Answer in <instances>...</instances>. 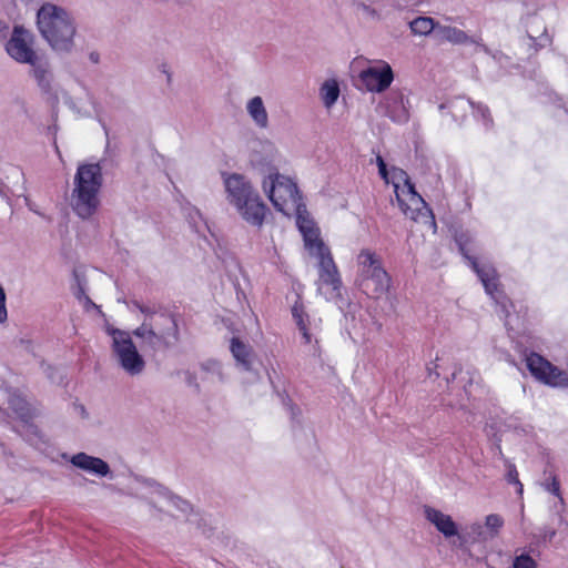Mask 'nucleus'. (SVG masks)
Segmentation results:
<instances>
[{"instance_id":"1","label":"nucleus","mask_w":568,"mask_h":568,"mask_svg":"<svg viewBox=\"0 0 568 568\" xmlns=\"http://www.w3.org/2000/svg\"><path fill=\"white\" fill-rule=\"evenodd\" d=\"M423 515L438 534L471 559L474 546L496 538L504 526V518L498 514L487 515L484 521L475 520L463 530L452 515L435 507L424 506Z\"/></svg>"},{"instance_id":"24","label":"nucleus","mask_w":568,"mask_h":568,"mask_svg":"<svg viewBox=\"0 0 568 568\" xmlns=\"http://www.w3.org/2000/svg\"><path fill=\"white\" fill-rule=\"evenodd\" d=\"M384 109V113L395 121H402L406 119V112L403 104V95L398 92H392L381 103Z\"/></svg>"},{"instance_id":"28","label":"nucleus","mask_w":568,"mask_h":568,"mask_svg":"<svg viewBox=\"0 0 568 568\" xmlns=\"http://www.w3.org/2000/svg\"><path fill=\"white\" fill-rule=\"evenodd\" d=\"M230 348L237 364L246 371L250 369L252 363V348L235 337L232 338Z\"/></svg>"},{"instance_id":"25","label":"nucleus","mask_w":568,"mask_h":568,"mask_svg":"<svg viewBox=\"0 0 568 568\" xmlns=\"http://www.w3.org/2000/svg\"><path fill=\"white\" fill-rule=\"evenodd\" d=\"M341 94V89L337 80L327 79L325 80L318 90V97L326 110H331L337 102Z\"/></svg>"},{"instance_id":"16","label":"nucleus","mask_w":568,"mask_h":568,"mask_svg":"<svg viewBox=\"0 0 568 568\" xmlns=\"http://www.w3.org/2000/svg\"><path fill=\"white\" fill-rule=\"evenodd\" d=\"M342 280L337 265L317 270L316 290L327 301L341 296Z\"/></svg>"},{"instance_id":"8","label":"nucleus","mask_w":568,"mask_h":568,"mask_svg":"<svg viewBox=\"0 0 568 568\" xmlns=\"http://www.w3.org/2000/svg\"><path fill=\"white\" fill-rule=\"evenodd\" d=\"M297 227L308 256L316 261V270L335 265L331 248L321 237L320 229L308 214L298 215Z\"/></svg>"},{"instance_id":"3","label":"nucleus","mask_w":568,"mask_h":568,"mask_svg":"<svg viewBox=\"0 0 568 568\" xmlns=\"http://www.w3.org/2000/svg\"><path fill=\"white\" fill-rule=\"evenodd\" d=\"M101 185L102 172L99 164L84 163L79 165L73 179L69 204L80 219H90L98 211Z\"/></svg>"},{"instance_id":"15","label":"nucleus","mask_w":568,"mask_h":568,"mask_svg":"<svg viewBox=\"0 0 568 568\" xmlns=\"http://www.w3.org/2000/svg\"><path fill=\"white\" fill-rule=\"evenodd\" d=\"M237 214L252 226L261 227L264 223L267 207L257 191L233 206Z\"/></svg>"},{"instance_id":"9","label":"nucleus","mask_w":568,"mask_h":568,"mask_svg":"<svg viewBox=\"0 0 568 568\" xmlns=\"http://www.w3.org/2000/svg\"><path fill=\"white\" fill-rule=\"evenodd\" d=\"M6 53L19 64L34 63L41 57L37 38L22 24H16L4 44Z\"/></svg>"},{"instance_id":"11","label":"nucleus","mask_w":568,"mask_h":568,"mask_svg":"<svg viewBox=\"0 0 568 568\" xmlns=\"http://www.w3.org/2000/svg\"><path fill=\"white\" fill-rule=\"evenodd\" d=\"M396 201L402 213L417 223L428 224L435 227L432 211L424 199L416 192L414 184L404 186L395 192Z\"/></svg>"},{"instance_id":"30","label":"nucleus","mask_w":568,"mask_h":568,"mask_svg":"<svg viewBox=\"0 0 568 568\" xmlns=\"http://www.w3.org/2000/svg\"><path fill=\"white\" fill-rule=\"evenodd\" d=\"M511 568H538L537 559L526 549H516L511 560Z\"/></svg>"},{"instance_id":"13","label":"nucleus","mask_w":568,"mask_h":568,"mask_svg":"<svg viewBox=\"0 0 568 568\" xmlns=\"http://www.w3.org/2000/svg\"><path fill=\"white\" fill-rule=\"evenodd\" d=\"M358 78L367 91L382 93L393 83L394 71L388 62L373 60L359 72Z\"/></svg>"},{"instance_id":"21","label":"nucleus","mask_w":568,"mask_h":568,"mask_svg":"<svg viewBox=\"0 0 568 568\" xmlns=\"http://www.w3.org/2000/svg\"><path fill=\"white\" fill-rule=\"evenodd\" d=\"M30 75L36 80L38 87L43 92H50L52 90L53 74L50 67L42 57L38 58L34 63H29Z\"/></svg>"},{"instance_id":"29","label":"nucleus","mask_w":568,"mask_h":568,"mask_svg":"<svg viewBox=\"0 0 568 568\" xmlns=\"http://www.w3.org/2000/svg\"><path fill=\"white\" fill-rule=\"evenodd\" d=\"M410 30L417 36H428L439 27L430 17H418L409 23Z\"/></svg>"},{"instance_id":"7","label":"nucleus","mask_w":568,"mask_h":568,"mask_svg":"<svg viewBox=\"0 0 568 568\" xmlns=\"http://www.w3.org/2000/svg\"><path fill=\"white\" fill-rule=\"evenodd\" d=\"M111 337L112 356L116 365L130 376H139L145 369V361L132 339V333L112 326L106 327Z\"/></svg>"},{"instance_id":"31","label":"nucleus","mask_w":568,"mask_h":568,"mask_svg":"<svg viewBox=\"0 0 568 568\" xmlns=\"http://www.w3.org/2000/svg\"><path fill=\"white\" fill-rule=\"evenodd\" d=\"M388 180L394 187V192H397L399 189H404V186L413 185L408 174L404 170L395 166L390 169Z\"/></svg>"},{"instance_id":"36","label":"nucleus","mask_w":568,"mask_h":568,"mask_svg":"<svg viewBox=\"0 0 568 568\" xmlns=\"http://www.w3.org/2000/svg\"><path fill=\"white\" fill-rule=\"evenodd\" d=\"M88 58H89V61L93 64L100 63V60H101V55L98 51L90 52Z\"/></svg>"},{"instance_id":"2","label":"nucleus","mask_w":568,"mask_h":568,"mask_svg":"<svg viewBox=\"0 0 568 568\" xmlns=\"http://www.w3.org/2000/svg\"><path fill=\"white\" fill-rule=\"evenodd\" d=\"M36 27L49 48L68 54L75 48L77 19L67 8L53 2H43L36 13Z\"/></svg>"},{"instance_id":"18","label":"nucleus","mask_w":568,"mask_h":568,"mask_svg":"<svg viewBox=\"0 0 568 568\" xmlns=\"http://www.w3.org/2000/svg\"><path fill=\"white\" fill-rule=\"evenodd\" d=\"M386 0H355L354 7L362 18L368 21L379 22L385 16Z\"/></svg>"},{"instance_id":"33","label":"nucleus","mask_w":568,"mask_h":568,"mask_svg":"<svg viewBox=\"0 0 568 568\" xmlns=\"http://www.w3.org/2000/svg\"><path fill=\"white\" fill-rule=\"evenodd\" d=\"M7 295L6 292L0 284V324H4L8 320V311H7Z\"/></svg>"},{"instance_id":"5","label":"nucleus","mask_w":568,"mask_h":568,"mask_svg":"<svg viewBox=\"0 0 568 568\" xmlns=\"http://www.w3.org/2000/svg\"><path fill=\"white\" fill-rule=\"evenodd\" d=\"M358 278L361 290L368 296L378 298L390 288V276L383 267L381 257L371 250H362L357 255Z\"/></svg>"},{"instance_id":"34","label":"nucleus","mask_w":568,"mask_h":568,"mask_svg":"<svg viewBox=\"0 0 568 568\" xmlns=\"http://www.w3.org/2000/svg\"><path fill=\"white\" fill-rule=\"evenodd\" d=\"M507 480L511 484H515L518 486V493L519 494H523V485L519 481V478H518V473L515 468V466H510L509 469H508V473H507Z\"/></svg>"},{"instance_id":"4","label":"nucleus","mask_w":568,"mask_h":568,"mask_svg":"<svg viewBox=\"0 0 568 568\" xmlns=\"http://www.w3.org/2000/svg\"><path fill=\"white\" fill-rule=\"evenodd\" d=\"M146 316L143 323L133 329V336L140 338L152 351L169 348L179 339V326L169 314H154L141 308Z\"/></svg>"},{"instance_id":"20","label":"nucleus","mask_w":568,"mask_h":568,"mask_svg":"<svg viewBox=\"0 0 568 568\" xmlns=\"http://www.w3.org/2000/svg\"><path fill=\"white\" fill-rule=\"evenodd\" d=\"M245 110L252 122L260 129H267L270 125L268 112L264 100L260 95L250 98L246 101Z\"/></svg>"},{"instance_id":"19","label":"nucleus","mask_w":568,"mask_h":568,"mask_svg":"<svg viewBox=\"0 0 568 568\" xmlns=\"http://www.w3.org/2000/svg\"><path fill=\"white\" fill-rule=\"evenodd\" d=\"M292 316L298 327V331L302 334L303 341L305 344H313L314 351L318 352V342L314 338V334L312 333L313 324L310 321L308 316L304 312V307L301 303H295L292 307ZM316 327V325H314Z\"/></svg>"},{"instance_id":"12","label":"nucleus","mask_w":568,"mask_h":568,"mask_svg":"<svg viewBox=\"0 0 568 568\" xmlns=\"http://www.w3.org/2000/svg\"><path fill=\"white\" fill-rule=\"evenodd\" d=\"M525 362L530 374L540 383L551 387L568 386L567 373L554 366L539 354L530 353L526 355Z\"/></svg>"},{"instance_id":"14","label":"nucleus","mask_w":568,"mask_h":568,"mask_svg":"<svg viewBox=\"0 0 568 568\" xmlns=\"http://www.w3.org/2000/svg\"><path fill=\"white\" fill-rule=\"evenodd\" d=\"M223 184L226 194V201L232 206H235L241 201L247 199L256 192L251 181L239 173H224Z\"/></svg>"},{"instance_id":"27","label":"nucleus","mask_w":568,"mask_h":568,"mask_svg":"<svg viewBox=\"0 0 568 568\" xmlns=\"http://www.w3.org/2000/svg\"><path fill=\"white\" fill-rule=\"evenodd\" d=\"M436 36L440 40H445L454 44H467L473 42L465 31L450 26H439L436 29Z\"/></svg>"},{"instance_id":"35","label":"nucleus","mask_w":568,"mask_h":568,"mask_svg":"<svg viewBox=\"0 0 568 568\" xmlns=\"http://www.w3.org/2000/svg\"><path fill=\"white\" fill-rule=\"evenodd\" d=\"M376 163H377V166H378L379 175L383 178V180L386 183H389L388 178H389V174H390V170L389 171L387 170L386 163H385V161L383 160V158L381 155H378L376 158Z\"/></svg>"},{"instance_id":"23","label":"nucleus","mask_w":568,"mask_h":568,"mask_svg":"<svg viewBox=\"0 0 568 568\" xmlns=\"http://www.w3.org/2000/svg\"><path fill=\"white\" fill-rule=\"evenodd\" d=\"M473 270L479 276L487 294L494 296L498 291V278L495 268L489 264H479L476 260L468 257Z\"/></svg>"},{"instance_id":"26","label":"nucleus","mask_w":568,"mask_h":568,"mask_svg":"<svg viewBox=\"0 0 568 568\" xmlns=\"http://www.w3.org/2000/svg\"><path fill=\"white\" fill-rule=\"evenodd\" d=\"M62 99L71 109L77 112H81L91 103L92 95L87 87L79 85L78 91L74 94L63 92Z\"/></svg>"},{"instance_id":"6","label":"nucleus","mask_w":568,"mask_h":568,"mask_svg":"<svg viewBox=\"0 0 568 568\" xmlns=\"http://www.w3.org/2000/svg\"><path fill=\"white\" fill-rule=\"evenodd\" d=\"M262 190L274 207L285 215L296 213L297 220L300 214H308L302 210L297 186L290 178L277 173L268 174L262 181Z\"/></svg>"},{"instance_id":"22","label":"nucleus","mask_w":568,"mask_h":568,"mask_svg":"<svg viewBox=\"0 0 568 568\" xmlns=\"http://www.w3.org/2000/svg\"><path fill=\"white\" fill-rule=\"evenodd\" d=\"M30 75L36 80L38 87L43 92H50L52 90L53 74L50 67L42 57L38 58L34 63H29Z\"/></svg>"},{"instance_id":"32","label":"nucleus","mask_w":568,"mask_h":568,"mask_svg":"<svg viewBox=\"0 0 568 568\" xmlns=\"http://www.w3.org/2000/svg\"><path fill=\"white\" fill-rule=\"evenodd\" d=\"M542 487L547 491H549L552 495H555L558 498L560 505L562 507H565V501H564V498H562L561 493H560V483H559L558 478L555 475L549 476V478L546 479L545 483L542 484Z\"/></svg>"},{"instance_id":"17","label":"nucleus","mask_w":568,"mask_h":568,"mask_svg":"<svg viewBox=\"0 0 568 568\" xmlns=\"http://www.w3.org/2000/svg\"><path fill=\"white\" fill-rule=\"evenodd\" d=\"M70 463L74 467L99 477H105L111 471L106 462L85 453H78L73 455Z\"/></svg>"},{"instance_id":"10","label":"nucleus","mask_w":568,"mask_h":568,"mask_svg":"<svg viewBox=\"0 0 568 568\" xmlns=\"http://www.w3.org/2000/svg\"><path fill=\"white\" fill-rule=\"evenodd\" d=\"M145 500L151 507L153 517L160 520L164 516L184 517L192 510L190 503L160 485H152L150 487V494L145 497Z\"/></svg>"}]
</instances>
